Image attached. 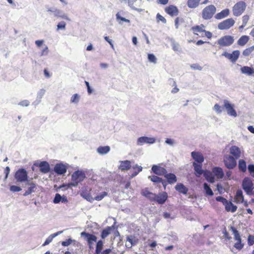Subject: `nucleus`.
Masks as SVG:
<instances>
[{
  "label": "nucleus",
  "mask_w": 254,
  "mask_h": 254,
  "mask_svg": "<svg viewBox=\"0 0 254 254\" xmlns=\"http://www.w3.org/2000/svg\"><path fill=\"white\" fill-rule=\"evenodd\" d=\"M230 230L234 235V239L236 243L234 245V247L238 251L241 250L244 246V244L242 243V238L239 231L233 226H231Z\"/></svg>",
  "instance_id": "nucleus-3"
},
{
  "label": "nucleus",
  "mask_w": 254,
  "mask_h": 254,
  "mask_svg": "<svg viewBox=\"0 0 254 254\" xmlns=\"http://www.w3.org/2000/svg\"><path fill=\"white\" fill-rule=\"evenodd\" d=\"M203 188L205 191V193L207 195L212 196L213 195V192L210 188V187L207 184L204 183L203 184Z\"/></svg>",
  "instance_id": "nucleus-44"
},
{
  "label": "nucleus",
  "mask_w": 254,
  "mask_h": 254,
  "mask_svg": "<svg viewBox=\"0 0 254 254\" xmlns=\"http://www.w3.org/2000/svg\"><path fill=\"white\" fill-rule=\"evenodd\" d=\"M224 104V107L225 108L227 111V113L231 116L236 117L237 113L235 110L234 109L233 106L227 100H225Z\"/></svg>",
  "instance_id": "nucleus-15"
},
{
  "label": "nucleus",
  "mask_w": 254,
  "mask_h": 254,
  "mask_svg": "<svg viewBox=\"0 0 254 254\" xmlns=\"http://www.w3.org/2000/svg\"><path fill=\"white\" fill-rule=\"evenodd\" d=\"M229 14L230 10L228 8H226L216 13L214 17L216 19L220 20L227 17Z\"/></svg>",
  "instance_id": "nucleus-24"
},
{
  "label": "nucleus",
  "mask_w": 254,
  "mask_h": 254,
  "mask_svg": "<svg viewBox=\"0 0 254 254\" xmlns=\"http://www.w3.org/2000/svg\"><path fill=\"white\" fill-rule=\"evenodd\" d=\"M110 150V147L109 146H99L97 148V152L98 153L101 155L107 154Z\"/></svg>",
  "instance_id": "nucleus-36"
},
{
  "label": "nucleus",
  "mask_w": 254,
  "mask_h": 254,
  "mask_svg": "<svg viewBox=\"0 0 254 254\" xmlns=\"http://www.w3.org/2000/svg\"><path fill=\"white\" fill-rule=\"evenodd\" d=\"M103 242L101 240L97 242L96 247L95 254H100L103 249Z\"/></svg>",
  "instance_id": "nucleus-41"
},
{
  "label": "nucleus",
  "mask_w": 254,
  "mask_h": 254,
  "mask_svg": "<svg viewBox=\"0 0 254 254\" xmlns=\"http://www.w3.org/2000/svg\"><path fill=\"white\" fill-rule=\"evenodd\" d=\"M72 240L71 239H68L65 241H63L62 242V246L64 247H66L69 246L72 242Z\"/></svg>",
  "instance_id": "nucleus-57"
},
{
  "label": "nucleus",
  "mask_w": 254,
  "mask_h": 254,
  "mask_svg": "<svg viewBox=\"0 0 254 254\" xmlns=\"http://www.w3.org/2000/svg\"><path fill=\"white\" fill-rule=\"evenodd\" d=\"M28 185H30V187L28 188L27 190L25 191L24 193V196L28 195L31 194L32 192H34V189L36 188V184L33 182L29 183Z\"/></svg>",
  "instance_id": "nucleus-37"
},
{
  "label": "nucleus",
  "mask_w": 254,
  "mask_h": 254,
  "mask_svg": "<svg viewBox=\"0 0 254 254\" xmlns=\"http://www.w3.org/2000/svg\"><path fill=\"white\" fill-rule=\"evenodd\" d=\"M241 72L248 75H251L254 73V68L252 67L244 66L241 68Z\"/></svg>",
  "instance_id": "nucleus-31"
},
{
  "label": "nucleus",
  "mask_w": 254,
  "mask_h": 254,
  "mask_svg": "<svg viewBox=\"0 0 254 254\" xmlns=\"http://www.w3.org/2000/svg\"><path fill=\"white\" fill-rule=\"evenodd\" d=\"M165 178L167 180L169 184H173L175 183L177 180V177L175 174L173 173H167L164 175Z\"/></svg>",
  "instance_id": "nucleus-30"
},
{
  "label": "nucleus",
  "mask_w": 254,
  "mask_h": 254,
  "mask_svg": "<svg viewBox=\"0 0 254 254\" xmlns=\"http://www.w3.org/2000/svg\"><path fill=\"white\" fill-rule=\"evenodd\" d=\"M234 201L236 203H241L244 202V195L242 190H237L234 197Z\"/></svg>",
  "instance_id": "nucleus-26"
},
{
  "label": "nucleus",
  "mask_w": 254,
  "mask_h": 254,
  "mask_svg": "<svg viewBox=\"0 0 254 254\" xmlns=\"http://www.w3.org/2000/svg\"><path fill=\"white\" fill-rule=\"evenodd\" d=\"M52 237L49 236L45 241L44 243L43 244V246H44L48 245L50 243H51L52 241Z\"/></svg>",
  "instance_id": "nucleus-61"
},
{
  "label": "nucleus",
  "mask_w": 254,
  "mask_h": 254,
  "mask_svg": "<svg viewBox=\"0 0 254 254\" xmlns=\"http://www.w3.org/2000/svg\"><path fill=\"white\" fill-rule=\"evenodd\" d=\"M151 169L154 173L158 175H165L167 173V170L165 168L158 165H153Z\"/></svg>",
  "instance_id": "nucleus-22"
},
{
  "label": "nucleus",
  "mask_w": 254,
  "mask_h": 254,
  "mask_svg": "<svg viewBox=\"0 0 254 254\" xmlns=\"http://www.w3.org/2000/svg\"><path fill=\"white\" fill-rule=\"evenodd\" d=\"M34 165L39 167L40 171L43 173L46 174L50 171V165L47 161H42L39 164L35 163Z\"/></svg>",
  "instance_id": "nucleus-17"
},
{
  "label": "nucleus",
  "mask_w": 254,
  "mask_h": 254,
  "mask_svg": "<svg viewBox=\"0 0 254 254\" xmlns=\"http://www.w3.org/2000/svg\"><path fill=\"white\" fill-rule=\"evenodd\" d=\"M250 38L247 35L242 36L238 40L237 44L241 46H245L249 41Z\"/></svg>",
  "instance_id": "nucleus-34"
},
{
  "label": "nucleus",
  "mask_w": 254,
  "mask_h": 254,
  "mask_svg": "<svg viewBox=\"0 0 254 254\" xmlns=\"http://www.w3.org/2000/svg\"><path fill=\"white\" fill-rule=\"evenodd\" d=\"M230 153L232 155V156L238 159L241 157V151L238 146L233 145L230 148Z\"/></svg>",
  "instance_id": "nucleus-20"
},
{
  "label": "nucleus",
  "mask_w": 254,
  "mask_h": 254,
  "mask_svg": "<svg viewBox=\"0 0 254 254\" xmlns=\"http://www.w3.org/2000/svg\"><path fill=\"white\" fill-rule=\"evenodd\" d=\"M201 0H188L187 4L190 8H196L199 4Z\"/></svg>",
  "instance_id": "nucleus-33"
},
{
  "label": "nucleus",
  "mask_w": 254,
  "mask_h": 254,
  "mask_svg": "<svg viewBox=\"0 0 254 254\" xmlns=\"http://www.w3.org/2000/svg\"><path fill=\"white\" fill-rule=\"evenodd\" d=\"M21 190L20 187L12 185L10 187V190L12 192H19Z\"/></svg>",
  "instance_id": "nucleus-50"
},
{
  "label": "nucleus",
  "mask_w": 254,
  "mask_h": 254,
  "mask_svg": "<svg viewBox=\"0 0 254 254\" xmlns=\"http://www.w3.org/2000/svg\"><path fill=\"white\" fill-rule=\"evenodd\" d=\"M176 190L180 193L187 194L188 189L182 183H179L175 186Z\"/></svg>",
  "instance_id": "nucleus-35"
},
{
  "label": "nucleus",
  "mask_w": 254,
  "mask_h": 254,
  "mask_svg": "<svg viewBox=\"0 0 254 254\" xmlns=\"http://www.w3.org/2000/svg\"><path fill=\"white\" fill-rule=\"evenodd\" d=\"M121 2L127 3L128 5L131 8L137 10V7L139 6L141 0H120Z\"/></svg>",
  "instance_id": "nucleus-18"
},
{
  "label": "nucleus",
  "mask_w": 254,
  "mask_h": 254,
  "mask_svg": "<svg viewBox=\"0 0 254 254\" xmlns=\"http://www.w3.org/2000/svg\"><path fill=\"white\" fill-rule=\"evenodd\" d=\"M224 206L225 210L227 212H235L237 209V206L234 205L232 202L228 201V200H227V202L224 204Z\"/></svg>",
  "instance_id": "nucleus-29"
},
{
  "label": "nucleus",
  "mask_w": 254,
  "mask_h": 254,
  "mask_svg": "<svg viewBox=\"0 0 254 254\" xmlns=\"http://www.w3.org/2000/svg\"><path fill=\"white\" fill-rule=\"evenodd\" d=\"M141 194L151 201H154L156 197V194L149 191L147 188L142 190L141 191Z\"/></svg>",
  "instance_id": "nucleus-23"
},
{
  "label": "nucleus",
  "mask_w": 254,
  "mask_h": 254,
  "mask_svg": "<svg viewBox=\"0 0 254 254\" xmlns=\"http://www.w3.org/2000/svg\"><path fill=\"white\" fill-rule=\"evenodd\" d=\"M249 19H250L249 15H248L247 14L244 15L242 17V23L244 24V25H247V24L248 23V22L249 21Z\"/></svg>",
  "instance_id": "nucleus-54"
},
{
  "label": "nucleus",
  "mask_w": 254,
  "mask_h": 254,
  "mask_svg": "<svg viewBox=\"0 0 254 254\" xmlns=\"http://www.w3.org/2000/svg\"><path fill=\"white\" fill-rule=\"evenodd\" d=\"M238 167L239 170L244 173L247 170V165L246 161L243 159H240L239 161Z\"/></svg>",
  "instance_id": "nucleus-38"
},
{
  "label": "nucleus",
  "mask_w": 254,
  "mask_h": 254,
  "mask_svg": "<svg viewBox=\"0 0 254 254\" xmlns=\"http://www.w3.org/2000/svg\"><path fill=\"white\" fill-rule=\"evenodd\" d=\"M234 42V37L230 35H226L221 37L217 41L218 44L221 47H228L231 45Z\"/></svg>",
  "instance_id": "nucleus-9"
},
{
  "label": "nucleus",
  "mask_w": 254,
  "mask_h": 254,
  "mask_svg": "<svg viewBox=\"0 0 254 254\" xmlns=\"http://www.w3.org/2000/svg\"><path fill=\"white\" fill-rule=\"evenodd\" d=\"M191 156L195 161L192 164L194 174L196 177H199L203 173L202 166L204 161V157L200 152L195 151L192 152Z\"/></svg>",
  "instance_id": "nucleus-1"
},
{
  "label": "nucleus",
  "mask_w": 254,
  "mask_h": 254,
  "mask_svg": "<svg viewBox=\"0 0 254 254\" xmlns=\"http://www.w3.org/2000/svg\"><path fill=\"white\" fill-rule=\"evenodd\" d=\"M156 18L158 21H162L163 23H166V19L160 14L157 13L156 15Z\"/></svg>",
  "instance_id": "nucleus-51"
},
{
  "label": "nucleus",
  "mask_w": 254,
  "mask_h": 254,
  "mask_svg": "<svg viewBox=\"0 0 254 254\" xmlns=\"http://www.w3.org/2000/svg\"><path fill=\"white\" fill-rule=\"evenodd\" d=\"M86 176L85 173L80 170L75 171L71 175V180L72 182V185L76 186L77 185L82 182L85 178Z\"/></svg>",
  "instance_id": "nucleus-5"
},
{
  "label": "nucleus",
  "mask_w": 254,
  "mask_h": 254,
  "mask_svg": "<svg viewBox=\"0 0 254 254\" xmlns=\"http://www.w3.org/2000/svg\"><path fill=\"white\" fill-rule=\"evenodd\" d=\"M248 243L249 246H252L254 244V236L250 235L248 238Z\"/></svg>",
  "instance_id": "nucleus-52"
},
{
  "label": "nucleus",
  "mask_w": 254,
  "mask_h": 254,
  "mask_svg": "<svg viewBox=\"0 0 254 254\" xmlns=\"http://www.w3.org/2000/svg\"><path fill=\"white\" fill-rule=\"evenodd\" d=\"M14 176L17 182L22 183L28 181V173L23 168L19 169L16 171Z\"/></svg>",
  "instance_id": "nucleus-7"
},
{
  "label": "nucleus",
  "mask_w": 254,
  "mask_h": 254,
  "mask_svg": "<svg viewBox=\"0 0 254 254\" xmlns=\"http://www.w3.org/2000/svg\"><path fill=\"white\" fill-rule=\"evenodd\" d=\"M248 170L252 176L254 177V165H249L248 166Z\"/></svg>",
  "instance_id": "nucleus-59"
},
{
  "label": "nucleus",
  "mask_w": 254,
  "mask_h": 254,
  "mask_svg": "<svg viewBox=\"0 0 254 254\" xmlns=\"http://www.w3.org/2000/svg\"><path fill=\"white\" fill-rule=\"evenodd\" d=\"M61 200H62L61 195L59 193H56L55 195L54 199L53 200V202L55 203H58L61 201Z\"/></svg>",
  "instance_id": "nucleus-53"
},
{
  "label": "nucleus",
  "mask_w": 254,
  "mask_h": 254,
  "mask_svg": "<svg viewBox=\"0 0 254 254\" xmlns=\"http://www.w3.org/2000/svg\"><path fill=\"white\" fill-rule=\"evenodd\" d=\"M166 13L172 17L176 16L179 14V10L178 7L174 5H169L164 8Z\"/></svg>",
  "instance_id": "nucleus-13"
},
{
  "label": "nucleus",
  "mask_w": 254,
  "mask_h": 254,
  "mask_svg": "<svg viewBox=\"0 0 254 254\" xmlns=\"http://www.w3.org/2000/svg\"><path fill=\"white\" fill-rule=\"evenodd\" d=\"M206 180L211 183H213L215 182V178L212 172L209 171H203V174Z\"/></svg>",
  "instance_id": "nucleus-28"
},
{
  "label": "nucleus",
  "mask_w": 254,
  "mask_h": 254,
  "mask_svg": "<svg viewBox=\"0 0 254 254\" xmlns=\"http://www.w3.org/2000/svg\"><path fill=\"white\" fill-rule=\"evenodd\" d=\"M213 109L217 113H220L222 112L221 107L218 104H216L214 106Z\"/></svg>",
  "instance_id": "nucleus-58"
},
{
  "label": "nucleus",
  "mask_w": 254,
  "mask_h": 254,
  "mask_svg": "<svg viewBox=\"0 0 254 254\" xmlns=\"http://www.w3.org/2000/svg\"><path fill=\"white\" fill-rule=\"evenodd\" d=\"M242 188L245 191L248 195L253 194V190L254 189L252 180L249 177H245L242 182Z\"/></svg>",
  "instance_id": "nucleus-6"
},
{
  "label": "nucleus",
  "mask_w": 254,
  "mask_h": 254,
  "mask_svg": "<svg viewBox=\"0 0 254 254\" xmlns=\"http://www.w3.org/2000/svg\"><path fill=\"white\" fill-rule=\"evenodd\" d=\"M205 26L203 24H200V25H196L191 27V30L193 31V33L195 35H198L197 33H201L205 31L204 28Z\"/></svg>",
  "instance_id": "nucleus-32"
},
{
  "label": "nucleus",
  "mask_w": 254,
  "mask_h": 254,
  "mask_svg": "<svg viewBox=\"0 0 254 254\" xmlns=\"http://www.w3.org/2000/svg\"><path fill=\"white\" fill-rule=\"evenodd\" d=\"M155 142V139L154 138L147 136L140 137L137 140V143L139 145H142L144 143L153 144Z\"/></svg>",
  "instance_id": "nucleus-16"
},
{
  "label": "nucleus",
  "mask_w": 254,
  "mask_h": 254,
  "mask_svg": "<svg viewBox=\"0 0 254 254\" xmlns=\"http://www.w3.org/2000/svg\"><path fill=\"white\" fill-rule=\"evenodd\" d=\"M254 51V46L247 48L245 49L243 52V55L245 57H248L250 56Z\"/></svg>",
  "instance_id": "nucleus-42"
},
{
  "label": "nucleus",
  "mask_w": 254,
  "mask_h": 254,
  "mask_svg": "<svg viewBox=\"0 0 254 254\" xmlns=\"http://www.w3.org/2000/svg\"><path fill=\"white\" fill-rule=\"evenodd\" d=\"M116 16H117V19H120L123 21H125V22H129L130 21L127 19H126L124 17H123L122 16H121L119 14V13H118L117 14H116Z\"/></svg>",
  "instance_id": "nucleus-60"
},
{
  "label": "nucleus",
  "mask_w": 254,
  "mask_h": 254,
  "mask_svg": "<svg viewBox=\"0 0 254 254\" xmlns=\"http://www.w3.org/2000/svg\"><path fill=\"white\" fill-rule=\"evenodd\" d=\"M149 179H150V180L155 183H156V184H158V183H161L163 185V186L164 187V189L166 188V187L167 186V183H166V182L165 181V180H163L161 178H160L157 176H149Z\"/></svg>",
  "instance_id": "nucleus-25"
},
{
  "label": "nucleus",
  "mask_w": 254,
  "mask_h": 254,
  "mask_svg": "<svg viewBox=\"0 0 254 254\" xmlns=\"http://www.w3.org/2000/svg\"><path fill=\"white\" fill-rule=\"evenodd\" d=\"M111 229L108 227L105 229H104L101 233V237L102 239H104L107 237L110 233Z\"/></svg>",
  "instance_id": "nucleus-46"
},
{
  "label": "nucleus",
  "mask_w": 254,
  "mask_h": 254,
  "mask_svg": "<svg viewBox=\"0 0 254 254\" xmlns=\"http://www.w3.org/2000/svg\"><path fill=\"white\" fill-rule=\"evenodd\" d=\"M216 7L213 4H209L204 7L201 12V17L203 20H209L215 16Z\"/></svg>",
  "instance_id": "nucleus-2"
},
{
  "label": "nucleus",
  "mask_w": 254,
  "mask_h": 254,
  "mask_svg": "<svg viewBox=\"0 0 254 254\" xmlns=\"http://www.w3.org/2000/svg\"><path fill=\"white\" fill-rule=\"evenodd\" d=\"M148 59L150 62L153 64H156L157 63V59L153 54H148Z\"/></svg>",
  "instance_id": "nucleus-48"
},
{
  "label": "nucleus",
  "mask_w": 254,
  "mask_h": 254,
  "mask_svg": "<svg viewBox=\"0 0 254 254\" xmlns=\"http://www.w3.org/2000/svg\"><path fill=\"white\" fill-rule=\"evenodd\" d=\"M212 171L214 178L216 177L217 179H222L224 177V174L221 168L219 167H214L212 168Z\"/></svg>",
  "instance_id": "nucleus-21"
},
{
  "label": "nucleus",
  "mask_w": 254,
  "mask_h": 254,
  "mask_svg": "<svg viewBox=\"0 0 254 254\" xmlns=\"http://www.w3.org/2000/svg\"><path fill=\"white\" fill-rule=\"evenodd\" d=\"M240 54L239 50H235L233 51L231 54L225 52L222 53V55L229 60L232 63H235L238 59Z\"/></svg>",
  "instance_id": "nucleus-11"
},
{
  "label": "nucleus",
  "mask_w": 254,
  "mask_h": 254,
  "mask_svg": "<svg viewBox=\"0 0 254 254\" xmlns=\"http://www.w3.org/2000/svg\"><path fill=\"white\" fill-rule=\"evenodd\" d=\"M236 159L230 155L224 156L223 162L225 167L229 169H233L237 166Z\"/></svg>",
  "instance_id": "nucleus-8"
},
{
  "label": "nucleus",
  "mask_w": 254,
  "mask_h": 254,
  "mask_svg": "<svg viewBox=\"0 0 254 254\" xmlns=\"http://www.w3.org/2000/svg\"><path fill=\"white\" fill-rule=\"evenodd\" d=\"M235 20L232 18H228L220 23L218 25V28L220 30L228 29L234 25Z\"/></svg>",
  "instance_id": "nucleus-10"
},
{
  "label": "nucleus",
  "mask_w": 254,
  "mask_h": 254,
  "mask_svg": "<svg viewBox=\"0 0 254 254\" xmlns=\"http://www.w3.org/2000/svg\"><path fill=\"white\" fill-rule=\"evenodd\" d=\"M216 200L217 201L221 202L224 205L225 204V203L227 202V200L226 198H225L221 196L216 197Z\"/></svg>",
  "instance_id": "nucleus-55"
},
{
  "label": "nucleus",
  "mask_w": 254,
  "mask_h": 254,
  "mask_svg": "<svg viewBox=\"0 0 254 254\" xmlns=\"http://www.w3.org/2000/svg\"><path fill=\"white\" fill-rule=\"evenodd\" d=\"M131 168V162L129 160L121 161V164L119 166V169L122 171L128 170Z\"/></svg>",
  "instance_id": "nucleus-27"
},
{
  "label": "nucleus",
  "mask_w": 254,
  "mask_h": 254,
  "mask_svg": "<svg viewBox=\"0 0 254 254\" xmlns=\"http://www.w3.org/2000/svg\"><path fill=\"white\" fill-rule=\"evenodd\" d=\"M81 195L87 201L92 202L94 200V198L91 195L90 193L82 192L81 193Z\"/></svg>",
  "instance_id": "nucleus-43"
},
{
  "label": "nucleus",
  "mask_w": 254,
  "mask_h": 254,
  "mask_svg": "<svg viewBox=\"0 0 254 254\" xmlns=\"http://www.w3.org/2000/svg\"><path fill=\"white\" fill-rule=\"evenodd\" d=\"M132 168L135 170L134 172L131 174L130 175L131 178H133L135 177L139 172L142 171V167L140 166H138V165H135L133 166Z\"/></svg>",
  "instance_id": "nucleus-39"
},
{
  "label": "nucleus",
  "mask_w": 254,
  "mask_h": 254,
  "mask_svg": "<svg viewBox=\"0 0 254 254\" xmlns=\"http://www.w3.org/2000/svg\"><path fill=\"white\" fill-rule=\"evenodd\" d=\"M246 3L244 1L237 2L232 7L233 14L235 16H240L246 8Z\"/></svg>",
  "instance_id": "nucleus-4"
},
{
  "label": "nucleus",
  "mask_w": 254,
  "mask_h": 254,
  "mask_svg": "<svg viewBox=\"0 0 254 254\" xmlns=\"http://www.w3.org/2000/svg\"><path fill=\"white\" fill-rule=\"evenodd\" d=\"M173 49L175 51H179L181 48L179 44H174L173 46Z\"/></svg>",
  "instance_id": "nucleus-63"
},
{
  "label": "nucleus",
  "mask_w": 254,
  "mask_h": 254,
  "mask_svg": "<svg viewBox=\"0 0 254 254\" xmlns=\"http://www.w3.org/2000/svg\"><path fill=\"white\" fill-rule=\"evenodd\" d=\"M81 236L82 237H84L86 239L90 248H91L94 242H95L97 241V237L96 236L85 232H82L81 233Z\"/></svg>",
  "instance_id": "nucleus-12"
},
{
  "label": "nucleus",
  "mask_w": 254,
  "mask_h": 254,
  "mask_svg": "<svg viewBox=\"0 0 254 254\" xmlns=\"http://www.w3.org/2000/svg\"><path fill=\"white\" fill-rule=\"evenodd\" d=\"M66 167L63 163H57L54 167V171L59 175H63L66 173Z\"/></svg>",
  "instance_id": "nucleus-19"
},
{
  "label": "nucleus",
  "mask_w": 254,
  "mask_h": 254,
  "mask_svg": "<svg viewBox=\"0 0 254 254\" xmlns=\"http://www.w3.org/2000/svg\"><path fill=\"white\" fill-rule=\"evenodd\" d=\"M107 195V192L106 191L102 192L100 194L96 196L94 199V200L100 201L105 196Z\"/></svg>",
  "instance_id": "nucleus-47"
},
{
  "label": "nucleus",
  "mask_w": 254,
  "mask_h": 254,
  "mask_svg": "<svg viewBox=\"0 0 254 254\" xmlns=\"http://www.w3.org/2000/svg\"><path fill=\"white\" fill-rule=\"evenodd\" d=\"M127 241L130 243V247L133 245H135L138 242V240L135 239V237L132 235L127 237Z\"/></svg>",
  "instance_id": "nucleus-45"
},
{
  "label": "nucleus",
  "mask_w": 254,
  "mask_h": 254,
  "mask_svg": "<svg viewBox=\"0 0 254 254\" xmlns=\"http://www.w3.org/2000/svg\"><path fill=\"white\" fill-rule=\"evenodd\" d=\"M80 96L77 94H74L72 96L70 99V102L71 103H77L79 101Z\"/></svg>",
  "instance_id": "nucleus-49"
},
{
  "label": "nucleus",
  "mask_w": 254,
  "mask_h": 254,
  "mask_svg": "<svg viewBox=\"0 0 254 254\" xmlns=\"http://www.w3.org/2000/svg\"><path fill=\"white\" fill-rule=\"evenodd\" d=\"M168 2L169 0H157V3L162 5H166Z\"/></svg>",
  "instance_id": "nucleus-62"
},
{
  "label": "nucleus",
  "mask_w": 254,
  "mask_h": 254,
  "mask_svg": "<svg viewBox=\"0 0 254 254\" xmlns=\"http://www.w3.org/2000/svg\"><path fill=\"white\" fill-rule=\"evenodd\" d=\"M168 198V194L166 191H163L159 193L158 194H156L155 200L154 201H156L158 204H164Z\"/></svg>",
  "instance_id": "nucleus-14"
},
{
  "label": "nucleus",
  "mask_w": 254,
  "mask_h": 254,
  "mask_svg": "<svg viewBox=\"0 0 254 254\" xmlns=\"http://www.w3.org/2000/svg\"><path fill=\"white\" fill-rule=\"evenodd\" d=\"M111 251H112L110 249H107L104 250L103 252H101L100 254H110Z\"/></svg>",
  "instance_id": "nucleus-64"
},
{
  "label": "nucleus",
  "mask_w": 254,
  "mask_h": 254,
  "mask_svg": "<svg viewBox=\"0 0 254 254\" xmlns=\"http://www.w3.org/2000/svg\"><path fill=\"white\" fill-rule=\"evenodd\" d=\"M66 23L64 21H62L58 23L57 25V29H64Z\"/></svg>",
  "instance_id": "nucleus-56"
},
{
  "label": "nucleus",
  "mask_w": 254,
  "mask_h": 254,
  "mask_svg": "<svg viewBox=\"0 0 254 254\" xmlns=\"http://www.w3.org/2000/svg\"><path fill=\"white\" fill-rule=\"evenodd\" d=\"M185 23V19L181 17H177L175 20V26L176 29H178L180 25Z\"/></svg>",
  "instance_id": "nucleus-40"
}]
</instances>
